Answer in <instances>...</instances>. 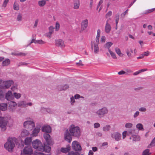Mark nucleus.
<instances>
[{
  "label": "nucleus",
  "mask_w": 155,
  "mask_h": 155,
  "mask_svg": "<svg viewBox=\"0 0 155 155\" xmlns=\"http://www.w3.org/2000/svg\"><path fill=\"white\" fill-rule=\"evenodd\" d=\"M43 137L46 141L43 145H42L41 141L37 139L32 142V146L34 148L38 150L48 152H50L51 150L50 146L53 145L54 142L50 135L48 134H44Z\"/></svg>",
  "instance_id": "1"
},
{
  "label": "nucleus",
  "mask_w": 155,
  "mask_h": 155,
  "mask_svg": "<svg viewBox=\"0 0 155 155\" xmlns=\"http://www.w3.org/2000/svg\"><path fill=\"white\" fill-rule=\"evenodd\" d=\"M69 132L67 130L64 134V139L69 143L72 140L71 136L79 138L81 135V130L79 127L72 124L69 128Z\"/></svg>",
  "instance_id": "2"
},
{
  "label": "nucleus",
  "mask_w": 155,
  "mask_h": 155,
  "mask_svg": "<svg viewBox=\"0 0 155 155\" xmlns=\"http://www.w3.org/2000/svg\"><path fill=\"white\" fill-rule=\"evenodd\" d=\"M15 139L12 138H9L5 144V148L9 152H12L15 146Z\"/></svg>",
  "instance_id": "3"
},
{
  "label": "nucleus",
  "mask_w": 155,
  "mask_h": 155,
  "mask_svg": "<svg viewBox=\"0 0 155 155\" xmlns=\"http://www.w3.org/2000/svg\"><path fill=\"white\" fill-rule=\"evenodd\" d=\"M108 112V108L105 107L98 109L95 112L96 115L99 118H101L104 117Z\"/></svg>",
  "instance_id": "4"
},
{
  "label": "nucleus",
  "mask_w": 155,
  "mask_h": 155,
  "mask_svg": "<svg viewBox=\"0 0 155 155\" xmlns=\"http://www.w3.org/2000/svg\"><path fill=\"white\" fill-rule=\"evenodd\" d=\"M8 122L7 117L0 116V127L2 130L4 131L6 130V126Z\"/></svg>",
  "instance_id": "5"
},
{
  "label": "nucleus",
  "mask_w": 155,
  "mask_h": 155,
  "mask_svg": "<svg viewBox=\"0 0 155 155\" xmlns=\"http://www.w3.org/2000/svg\"><path fill=\"white\" fill-rule=\"evenodd\" d=\"M33 153V151L32 147L28 146L25 147L21 151V155H32Z\"/></svg>",
  "instance_id": "6"
},
{
  "label": "nucleus",
  "mask_w": 155,
  "mask_h": 155,
  "mask_svg": "<svg viewBox=\"0 0 155 155\" xmlns=\"http://www.w3.org/2000/svg\"><path fill=\"white\" fill-rule=\"evenodd\" d=\"M24 127L28 129L31 130L35 126L34 122L32 121L27 120L24 123Z\"/></svg>",
  "instance_id": "7"
},
{
  "label": "nucleus",
  "mask_w": 155,
  "mask_h": 155,
  "mask_svg": "<svg viewBox=\"0 0 155 155\" xmlns=\"http://www.w3.org/2000/svg\"><path fill=\"white\" fill-rule=\"evenodd\" d=\"M72 148L75 151H81L82 148L78 142L74 141L72 143Z\"/></svg>",
  "instance_id": "8"
},
{
  "label": "nucleus",
  "mask_w": 155,
  "mask_h": 155,
  "mask_svg": "<svg viewBox=\"0 0 155 155\" xmlns=\"http://www.w3.org/2000/svg\"><path fill=\"white\" fill-rule=\"evenodd\" d=\"M111 137L116 141H119L121 139V134L118 132H114L111 134Z\"/></svg>",
  "instance_id": "9"
},
{
  "label": "nucleus",
  "mask_w": 155,
  "mask_h": 155,
  "mask_svg": "<svg viewBox=\"0 0 155 155\" xmlns=\"http://www.w3.org/2000/svg\"><path fill=\"white\" fill-rule=\"evenodd\" d=\"M13 83L14 82L12 80L4 81L3 82V88H9Z\"/></svg>",
  "instance_id": "10"
},
{
  "label": "nucleus",
  "mask_w": 155,
  "mask_h": 155,
  "mask_svg": "<svg viewBox=\"0 0 155 155\" xmlns=\"http://www.w3.org/2000/svg\"><path fill=\"white\" fill-rule=\"evenodd\" d=\"M8 108L11 111H14L16 108L17 104L16 102L13 101H10L9 102Z\"/></svg>",
  "instance_id": "11"
},
{
  "label": "nucleus",
  "mask_w": 155,
  "mask_h": 155,
  "mask_svg": "<svg viewBox=\"0 0 155 155\" xmlns=\"http://www.w3.org/2000/svg\"><path fill=\"white\" fill-rule=\"evenodd\" d=\"M88 25V21L87 19L82 21L81 23V29L84 30L87 27Z\"/></svg>",
  "instance_id": "12"
},
{
  "label": "nucleus",
  "mask_w": 155,
  "mask_h": 155,
  "mask_svg": "<svg viewBox=\"0 0 155 155\" xmlns=\"http://www.w3.org/2000/svg\"><path fill=\"white\" fill-rule=\"evenodd\" d=\"M91 47L92 49H94V53H97L99 51L98 44L93 42H91Z\"/></svg>",
  "instance_id": "13"
},
{
  "label": "nucleus",
  "mask_w": 155,
  "mask_h": 155,
  "mask_svg": "<svg viewBox=\"0 0 155 155\" xmlns=\"http://www.w3.org/2000/svg\"><path fill=\"white\" fill-rule=\"evenodd\" d=\"M110 18H109L108 19L107 21L106 24L105 28V32L107 33H108L110 32L111 30V27L110 25L108 23V21L109 20H110Z\"/></svg>",
  "instance_id": "14"
},
{
  "label": "nucleus",
  "mask_w": 155,
  "mask_h": 155,
  "mask_svg": "<svg viewBox=\"0 0 155 155\" xmlns=\"http://www.w3.org/2000/svg\"><path fill=\"white\" fill-rule=\"evenodd\" d=\"M55 45L57 46L64 48L65 45L64 41L61 39H58L55 41Z\"/></svg>",
  "instance_id": "15"
},
{
  "label": "nucleus",
  "mask_w": 155,
  "mask_h": 155,
  "mask_svg": "<svg viewBox=\"0 0 155 155\" xmlns=\"http://www.w3.org/2000/svg\"><path fill=\"white\" fill-rule=\"evenodd\" d=\"M41 130L42 132H45L47 133H50L51 132V127L48 125L44 126L42 127Z\"/></svg>",
  "instance_id": "16"
},
{
  "label": "nucleus",
  "mask_w": 155,
  "mask_h": 155,
  "mask_svg": "<svg viewBox=\"0 0 155 155\" xmlns=\"http://www.w3.org/2000/svg\"><path fill=\"white\" fill-rule=\"evenodd\" d=\"M40 128L39 127H36L34 128L32 131V133L31 134L32 136H37L38 134L40 132Z\"/></svg>",
  "instance_id": "17"
},
{
  "label": "nucleus",
  "mask_w": 155,
  "mask_h": 155,
  "mask_svg": "<svg viewBox=\"0 0 155 155\" xmlns=\"http://www.w3.org/2000/svg\"><path fill=\"white\" fill-rule=\"evenodd\" d=\"M6 99L8 100H10L12 99L13 95L12 92L10 91H9L6 94Z\"/></svg>",
  "instance_id": "18"
},
{
  "label": "nucleus",
  "mask_w": 155,
  "mask_h": 155,
  "mask_svg": "<svg viewBox=\"0 0 155 155\" xmlns=\"http://www.w3.org/2000/svg\"><path fill=\"white\" fill-rule=\"evenodd\" d=\"M29 134V133L28 131L26 130H23L21 133V137H25L28 136Z\"/></svg>",
  "instance_id": "19"
},
{
  "label": "nucleus",
  "mask_w": 155,
  "mask_h": 155,
  "mask_svg": "<svg viewBox=\"0 0 155 155\" xmlns=\"http://www.w3.org/2000/svg\"><path fill=\"white\" fill-rule=\"evenodd\" d=\"M71 149V147L68 146L66 148H61V151L64 153H66L68 152Z\"/></svg>",
  "instance_id": "20"
},
{
  "label": "nucleus",
  "mask_w": 155,
  "mask_h": 155,
  "mask_svg": "<svg viewBox=\"0 0 155 155\" xmlns=\"http://www.w3.org/2000/svg\"><path fill=\"white\" fill-rule=\"evenodd\" d=\"M80 3V2L79 0L75 1L74 3V9H78L79 8Z\"/></svg>",
  "instance_id": "21"
},
{
  "label": "nucleus",
  "mask_w": 155,
  "mask_h": 155,
  "mask_svg": "<svg viewBox=\"0 0 155 155\" xmlns=\"http://www.w3.org/2000/svg\"><path fill=\"white\" fill-rule=\"evenodd\" d=\"M25 144L26 145H29L32 141V138L31 137H26L25 140Z\"/></svg>",
  "instance_id": "22"
},
{
  "label": "nucleus",
  "mask_w": 155,
  "mask_h": 155,
  "mask_svg": "<svg viewBox=\"0 0 155 155\" xmlns=\"http://www.w3.org/2000/svg\"><path fill=\"white\" fill-rule=\"evenodd\" d=\"M7 105L6 104H0V109L2 111H5L6 110Z\"/></svg>",
  "instance_id": "23"
},
{
  "label": "nucleus",
  "mask_w": 155,
  "mask_h": 155,
  "mask_svg": "<svg viewBox=\"0 0 155 155\" xmlns=\"http://www.w3.org/2000/svg\"><path fill=\"white\" fill-rule=\"evenodd\" d=\"M38 5L40 7H43L46 4V1L45 0H42L38 2Z\"/></svg>",
  "instance_id": "24"
},
{
  "label": "nucleus",
  "mask_w": 155,
  "mask_h": 155,
  "mask_svg": "<svg viewBox=\"0 0 155 155\" xmlns=\"http://www.w3.org/2000/svg\"><path fill=\"white\" fill-rule=\"evenodd\" d=\"M10 61L9 59H6L5 61H3L2 63V65L3 66H7L10 64Z\"/></svg>",
  "instance_id": "25"
},
{
  "label": "nucleus",
  "mask_w": 155,
  "mask_h": 155,
  "mask_svg": "<svg viewBox=\"0 0 155 155\" xmlns=\"http://www.w3.org/2000/svg\"><path fill=\"white\" fill-rule=\"evenodd\" d=\"M113 45V43L111 42H108L106 43L104 45V47L105 48H107L108 49H110V48Z\"/></svg>",
  "instance_id": "26"
},
{
  "label": "nucleus",
  "mask_w": 155,
  "mask_h": 155,
  "mask_svg": "<svg viewBox=\"0 0 155 155\" xmlns=\"http://www.w3.org/2000/svg\"><path fill=\"white\" fill-rule=\"evenodd\" d=\"M18 105L19 107H26V102L25 101H21L18 103Z\"/></svg>",
  "instance_id": "27"
},
{
  "label": "nucleus",
  "mask_w": 155,
  "mask_h": 155,
  "mask_svg": "<svg viewBox=\"0 0 155 155\" xmlns=\"http://www.w3.org/2000/svg\"><path fill=\"white\" fill-rule=\"evenodd\" d=\"M12 54L13 55L15 56H25L26 54L24 53L20 52L19 53H12Z\"/></svg>",
  "instance_id": "28"
},
{
  "label": "nucleus",
  "mask_w": 155,
  "mask_h": 155,
  "mask_svg": "<svg viewBox=\"0 0 155 155\" xmlns=\"http://www.w3.org/2000/svg\"><path fill=\"white\" fill-rule=\"evenodd\" d=\"M110 127H111L110 125H106L105 126L103 127V130L104 131H108L110 130Z\"/></svg>",
  "instance_id": "29"
},
{
  "label": "nucleus",
  "mask_w": 155,
  "mask_h": 155,
  "mask_svg": "<svg viewBox=\"0 0 155 155\" xmlns=\"http://www.w3.org/2000/svg\"><path fill=\"white\" fill-rule=\"evenodd\" d=\"M50 152H47L48 153L45 154L43 153H41L40 152H36L34 153V155H50Z\"/></svg>",
  "instance_id": "30"
},
{
  "label": "nucleus",
  "mask_w": 155,
  "mask_h": 155,
  "mask_svg": "<svg viewBox=\"0 0 155 155\" xmlns=\"http://www.w3.org/2000/svg\"><path fill=\"white\" fill-rule=\"evenodd\" d=\"M140 140V137L138 135H134L133 137L132 140L133 141H138Z\"/></svg>",
  "instance_id": "31"
},
{
  "label": "nucleus",
  "mask_w": 155,
  "mask_h": 155,
  "mask_svg": "<svg viewBox=\"0 0 155 155\" xmlns=\"http://www.w3.org/2000/svg\"><path fill=\"white\" fill-rule=\"evenodd\" d=\"M60 87H61L60 90L61 91L66 90L69 87L68 85L67 84H65L64 85H61Z\"/></svg>",
  "instance_id": "32"
},
{
  "label": "nucleus",
  "mask_w": 155,
  "mask_h": 155,
  "mask_svg": "<svg viewBox=\"0 0 155 155\" xmlns=\"http://www.w3.org/2000/svg\"><path fill=\"white\" fill-rule=\"evenodd\" d=\"M41 109L43 112H45L46 111L47 112L49 113H52V111L50 108H42Z\"/></svg>",
  "instance_id": "33"
},
{
  "label": "nucleus",
  "mask_w": 155,
  "mask_h": 155,
  "mask_svg": "<svg viewBox=\"0 0 155 155\" xmlns=\"http://www.w3.org/2000/svg\"><path fill=\"white\" fill-rule=\"evenodd\" d=\"M136 127L139 130H141L143 129V126L141 124L139 123L136 125Z\"/></svg>",
  "instance_id": "34"
},
{
  "label": "nucleus",
  "mask_w": 155,
  "mask_h": 155,
  "mask_svg": "<svg viewBox=\"0 0 155 155\" xmlns=\"http://www.w3.org/2000/svg\"><path fill=\"white\" fill-rule=\"evenodd\" d=\"M109 52L110 54L112 57L114 59H116L117 57L115 53L112 51H111L110 49H109Z\"/></svg>",
  "instance_id": "35"
},
{
  "label": "nucleus",
  "mask_w": 155,
  "mask_h": 155,
  "mask_svg": "<svg viewBox=\"0 0 155 155\" xmlns=\"http://www.w3.org/2000/svg\"><path fill=\"white\" fill-rule=\"evenodd\" d=\"M13 95L15 98L19 99L21 97V94L20 93L15 92L13 93Z\"/></svg>",
  "instance_id": "36"
},
{
  "label": "nucleus",
  "mask_w": 155,
  "mask_h": 155,
  "mask_svg": "<svg viewBox=\"0 0 155 155\" xmlns=\"http://www.w3.org/2000/svg\"><path fill=\"white\" fill-rule=\"evenodd\" d=\"M13 8L15 10H19V5L18 3L15 2L14 3L13 5Z\"/></svg>",
  "instance_id": "37"
},
{
  "label": "nucleus",
  "mask_w": 155,
  "mask_h": 155,
  "mask_svg": "<svg viewBox=\"0 0 155 155\" xmlns=\"http://www.w3.org/2000/svg\"><path fill=\"white\" fill-rule=\"evenodd\" d=\"M115 51L117 54H118L119 56H121L122 54L119 48H115Z\"/></svg>",
  "instance_id": "38"
},
{
  "label": "nucleus",
  "mask_w": 155,
  "mask_h": 155,
  "mask_svg": "<svg viewBox=\"0 0 155 155\" xmlns=\"http://www.w3.org/2000/svg\"><path fill=\"white\" fill-rule=\"evenodd\" d=\"M68 155H80V154L78 152H74L73 151L69 152Z\"/></svg>",
  "instance_id": "39"
},
{
  "label": "nucleus",
  "mask_w": 155,
  "mask_h": 155,
  "mask_svg": "<svg viewBox=\"0 0 155 155\" xmlns=\"http://www.w3.org/2000/svg\"><path fill=\"white\" fill-rule=\"evenodd\" d=\"M149 150L147 149L144 150L143 152V155H149Z\"/></svg>",
  "instance_id": "40"
},
{
  "label": "nucleus",
  "mask_w": 155,
  "mask_h": 155,
  "mask_svg": "<svg viewBox=\"0 0 155 155\" xmlns=\"http://www.w3.org/2000/svg\"><path fill=\"white\" fill-rule=\"evenodd\" d=\"M119 14L117 13L115 15V22L116 24H117L119 20Z\"/></svg>",
  "instance_id": "41"
},
{
  "label": "nucleus",
  "mask_w": 155,
  "mask_h": 155,
  "mask_svg": "<svg viewBox=\"0 0 155 155\" xmlns=\"http://www.w3.org/2000/svg\"><path fill=\"white\" fill-rule=\"evenodd\" d=\"M22 20V15L20 14H19L17 16V20L19 21H20Z\"/></svg>",
  "instance_id": "42"
},
{
  "label": "nucleus",
  "mask_w": 155,
  "mask_h": 155,
  "mask_svg": "<svg viewBox=\"0 0 155 155\" xmlns=\"http://www.w3.org/2000/svg\"><path fill=\"white\" fill-rule=\"evenodd\" d=\"M133 124L131 123H127L125 125L126 128H130L132 127Z\"/></svg>",
  "instance_id": "43"
},
{
  "label": "nucleus",
  "mask_w": 155,
  "mask_h": 155,
  "mask_svg": "<svg viewBox=\"0 0 155 155\" xmlns=\"http://www.w3.org/2000/svg\"><path fill=\"white\" fill-rule=\"evenodd\" d=\"M49 34H52L53 33L54 30V28L52 26H50L49 28Z\"/></svg>",
  "instance_id": "44"
},
{
  "label": "nucleus",
  "mask_w": 155,
  "mask_h": 155,
  "mask_svg": "<svg viewBox=\"0 0 155 155\" xmlns=\"http://www.w3.org/2000/svg\"><path fill=\"white\" fill-rule=\"evenodd\" d=\"M125 72V74L128 75L132 73V71L130 69H127L126 70Z\"/></svg>",
  "instance_id": "45"
},
{
  "label": "nucleus",
  "mask_w": 155,
  "mask_h": 155,
  "mask_svg": "<svg viewBox=\"0 0 155 155\" xmlns=\"http://www.w3.org/2000/svg\"><path fill=\"white\" fill-rule=\"evenodd\" d=\"M9 1V0H5L2 5V6L4 7H6Z\"/></svg>",
  "instance_id": "46"
},
{
  "label": "nucleus",
  "mask_w": 155,
  "mask_h": 155,
  "mask_svg": "<svg viewBox=\"0 0 155 155\" xmlns=\"http://www.w3.org/2000/svg\"><path fill=\"white\" fill-rule=\"evenodd\" d=\"M128 11V9H127L124 12L122 13L121 15V16L122 18H124V17L126 13H127Z\"/></svg>",
  "instance_id": "47"
},
{
  "label": "nucleus",
  "mask_w": 155,
  "mask_h": 155,
  "mask_svg": "<svg viewBox=\"0 0 155 155\" xmlns=\"http://www.w3.org/2000/svg\"><path fill=\"white\" fill-rule=\"evenodd\" d=\"M139 110L141 112H145L146 110V109L144 107H141L139 109Z\"/></svg>",
  "instance_id": "48"
},
{
  "label": "nucleus",
  "mask_w": 155,
  "mask_h": 155,
  "mask_svg": "<svg viewBox=\"0 0 155 155\" xmlns=\"http://www.w3.org/2000/svg\"><path fill=\"white\" fill-rule=\"evenodd\" d=\"M75 102L74 99L73 97H72L71 98V105H73V104Z\"/></svg>",
  "instance_id": "49"
},
{
  "label": "nucleus",
  "mask_w": 155,
  "mask_h": 155,
  "mask_svg": "<svg viewBox=\"0 0 155 155\" xmlns=\"http://www.w3.org/2000/svg\"><path fill=\"white\" fill-rule=\"evenodd\" d=\"M94 127L97 128L100 126V124L98 123H96L94 124Z\"/></svg>",
  "instance_id": "50"
},
{
  "label": "nucleus",
  "mask_w": 155,
  "mask_h": 155,
  "mask_svg": "<svg viewBox=\"0 0 155 155\" xmlns=\"http://www.w3.org/2000/svg\"><path fill=\"white\" fill-rule=\"evenodd\" d=\"M140 112L138 111H136L134 114V117L136 118L139 115Z\"/></svg>",
  "instance_id": "51"
},
{
  "label": "nucleus",
  "mask_w": 155,
  "mask_h": 155,
  "mask_svg": "<svg viewBox=\"0 0 155 155\" xmlns=\"http://www.w3.org/2000/svg\"><path fill=\"white\" fill-rule=\"evenodd\" d=\"M38 19H37L35 20V24L33 27V28H35L37 27V26L38 25Z\"/></svg>",
  "instance_id": "52"
},
{
  "label": "nucleus",
  "mask_w": 155,
  "mask_h": 155,
  "mask_svg": "<svg viewBox=\"0 0 155 155\" xmlns=\"http://www.w3.org/2000/svg\"><path fill=\"white\" fill-rule=\"evenodd\" d=\"M112 14V12L111 11H109L106 14V17L107 18L108 17L110 16Z\"/></svg>",
  "instance_id": "53"
},
{
  "label": "nucleus",
  "mask_w": 155,
  "mask_h": 155,
  "mask_svg": "<svg viewBox=\"0 0 155 155\" xmlns=\"http://www.w3.org/2000/svg\"><path fill=\"white\" fill-rule=\"evenodd\" d=\"M150 54L149 52L148 51H147L146 52H144L142 54L144 56H148Z\"/></svg>",
  "instance_id": "54"
},
{
  "label": "nucleus",
  "mask_w": 155,
  "mask_h": 155,
  "mask_svg": "<svg viewBox=\"0 0 155 155\" xmlns=\"http://www.w3.org/2000/svg\"><path fill=\"white\" fill-rule=\"evenodd\" d=\"M127 135V131H124L122 133V136H123V139H124L126 137Z\"/></svg>",
  "instance_id": "55"
},
{
  "label": "nucleus",
  "mask_w": 155,
  "mask_h": 155,
  "mask_svg": "<svg viewBox=\"0 0 155 155\" xmlns=\"http://www.w3.org/2000/svg\"><path fill=\"white\" fill-rule=\"evenodd\" d=\"M118 74L119 75H122V74H125L126 72H125V71H124L122 70V71H120L118 72Z\"/></svg>",
  "instance_id": "56"
},
{
  "label": "nucleus",
  "mask_w": 155,
  "mask_h": 155,
  "mask_svg": "<svg viewBox=\"0 0 155 155\" xmlns=\"http://www.w3.org/2000/svg\"><path fill=\"white\" fill-rule=\"evenodd\" d=\"M154 9H153V8L148 10L146 11V13H150L151 12H153L154 11Z\"/></svg>",
  "instance_id": "57"
},
{
  "label": "nucleus",
  "mask_w": 155,
  "mask_h": 155,
  "mask_svg": "<svg viewBox=\"0 0 155 155\" xmlns=\"http://www.w3.org/2000/svg\"><path fill=\"white\" fill-rule=\"evenodd\" d=\"M60 25L58 23L56 24L55 28L56 30L58 31Z\"/></svg>",
  "instance_id": "58"
},
{
  "label": "nucleus",
  "mask_w": 155,
  "mask_h": 155,
  "mask_svg": "<svg viewBox=\"0 0 155 155\" xmlns=\"http://www.w3.org/2000/svg\"><path fill=\"white\" fill-rule=\"evenodd\" d=\"M106 38L104 36H102L101 38V41L102 43H104L105 41Z\"/></svg>",
  "instance_id": "59"
},
{
  "label": "nucleus",
  "mask_w": 155,
  "mask_h": 155,
  "mask_svg": "<svg viewBox=\"0 0 155 155\" xmlns=\"http://www.w3.org/2000/svg\"><path fill=\"white\" fill-rule=\"evenodd\" d=\"M103 2V0H100L98 4V5H97V9L99 7L100 5H101V4H102Z\"/></svg>",
  "instance_id": "60"
},
{
  "label": "nucleus",
  "mask_w": 155,
  "mask_h": 155,
  "mask_svg": "<svg viewBox=\"0 0 155 155\" xmlns=\"http://www.w3.org/2000/svg\"><path fill=\"white\" fill-rule=\"evenodd\" d=\"M36 41V40L34 38H32L31 41V42L29 44V45H28V46H29V45H30L32 44V43H35V42Z\"/></svg>",
  "instance_id": "61"
},
{
  "label": "nucleus",
  "mask_w": 155,
  "mask_h": 155,
  "mask_svg": "<svg viewBox=\"0 0 155 155\" xmlns=\"http://www.w3.org/2000/svg\"><path fill=\"white\" fill-rule=\"evenodd\" d=\"M155 143V137L153 139L152 141L151 142L150 145H153Z\"/></svg>",
  "instance_id": "62"
},
{
  "label": "nucleus",
  "mask_w": 155,
  "mask_h": 155,
  "mask_svg": "<svg viewBox=\"0 0 155 155\" xmlns=\"http://www.w3.org/2000/svg\"><path fill=\"white\" fill-rule=\"evenodd\" d=\"M100 36H97L96 38V41L97 43V44H98L99 43V38H100Z\"/></svg>",
  "instance_id": "63"
},
{
  "label": "nucleus",
  "mask_w": 155,
  "mask_h": 155,
  "mask_svg": "<svg viewBox=\"0 0 155 155\" xmlns=\"http://www.w3.org/2000/svg\"><path fill=\"white\" fill-rule=\"evenodd\" d=\"M38 43L40 44H43L45 43V42L42 40H38Z\"/></svg>",
  "instance_id": "64"
}]
</instances>
